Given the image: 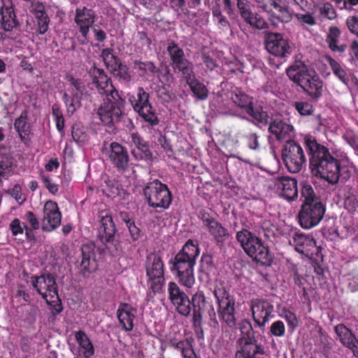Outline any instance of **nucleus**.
Here are the masks:
<instances>
[{"mask_svg": "<svg viewBox=\"0 0 358 358\" xmlns=\"http://www.w3.org/2000/svg\"><path fill=\"white\" fill-rule=\"evenodd\" d=\"M0 14L1 15V26L5 31H9L17 27L18 22L10 0L3 1Z\"/></svg>", "mask_w": 358, "mask_h": 358, "instance_id": "cd10ccee", "label": "nucleus"}, {"mask_svg": "<svg viewBox=\"0 0 358 358\" xmlns=\"http://www.w3.org/2000/svg\"><path fill=\"white\" fill-rule=\"evenodd\" d=\"M106 66L110 70H115L118 67L120 60L113 53L111 48H104L101 51V55Z\"/></svg>", "mask_w": 358, "mask_h": 358, "instance_id": "79ce46f5", "label": "nucleus"}, {"mask_svg": "<svg viewBox=\"0 0 358 358\" xmlns=\"http://www.w3.org/2000/svg\"><path fill=\"white\" fill-rule=\"evenodd\" d=\"M166 50L174 70L183 76L194 70L193 64L185 57L184 50L175 41H168Z\"/></svg>", "mask_w": 358, "mask_h": 358, "instance_id": "ddd939ff", "label": "nucleus"}, {"mask_svg": "<svg viewBox=\"0 0 358 358\" xmlns=\"http://www.w3.org/2000/svg\"><path fill=\"white\" fill-rule=\"evenodd\" d=\"M327 60L333 71V73L346 86H348L351 73L343 68L341 65L330 56Z\"/></svg>", "mask_w": 358, "mask_h": 358, "instance_id": "e433bc0d", "label": "nucleus"}, {"mask_svg": "<svg viewBox=\"0 0 358 358\" xmlns=\"http://www.w3.org/2000/svg\"><path fill=\"white\" fill-rule=\"evenodd\" d=\"M199 255L198 245L189 240L174 259L169 262L172 264L171 270L178 278L179 282L188 288H191L195 282L194 267Z\"/></svg>", "mask_w": 358, "mask_h": 358, "instance_id": "7ed1b4c3", "label": "nucleus"}, {"mask_svg": "<svg viewBox=\"0 0 358 358\" xmlns=\"http://www.w3.org/2000/svg\"><path fill=\"white\" fill-rule=\"evenodd\" d=\"M36 17L38 20V32L44 34L48 29L49 19L45 11L38 10L36 13Z\"/></svg>", "mask_w": 358, "mask_h": 358, "instance_id": "8fccbe9b", "label": "nucleus"}, {"mask_svg": "<svg viewBox=\"0 0 358 358\" xmlns=\"http://www.w3.org/2000/svg\"><path fill=\"white\" fill-rule=\"evenodd\" d=\"M65 78L69 83L70 88L69 91L74 96V100L80 102L83 96L87 94V89L84 83L69 73L66 76Z\"/></svg>", "mask_w": 358, "mask_h": 358, "instance_id": "473e14b6", "label": "nucleus"}, {"mask_svg": "<svg viewBox=\"0 0 358 358\" xmlns=\"http://www.w3.org/2000/svg\"><path fill=\"white\" fill-rule=\"evenodd\" d=\"M264 43L266 50L271 54L286 57L291 55L292 48L281 34L267 32L265 34Z\"/></svg>", "mask_w": 358, "mask_h": 358, "instance_id": "f8f14e48", "label": "nucleus"}, {"mask_svg": "<svg viewBox=\"0 0 358 358\" xmlns=\"http://www.w3.org/2000/svg\"><path fill=\"white\" fill-rule=\"evenodd\" d=\"M252 317L257 325L264 328L273 312V306L265 300L255 299L251 301Z\"/></svg>", "mask_w": 358, "mask_h": 358, "instance_id": "a211bd4d", "label": "nucleus"}, {"mask_svg": "<svg viewBox=\"0 0 358 358\" xmlns=\"http://www.w3.org/2000/svg\"><path fill=\"white\" fill-rule=\"evenodd\" d=\"M113 73L123 80L126 83H129L131 80V76L129 72V69L126 65H123L121 62L118 64V67L115 68V70H110Z\"/></svg>", "mask_w": 358, "mask_h": 358, "instance_id": "5fc2aeb1", "label": "nucleus"}, {"mask_svg": "<svg viewBox=\"0 0 358 358\" xmlns=\"http://www.w3.org/2000/svg\"><path fill=\"white\" fill-rule=\"evenodd\" d=\"M146 275L153 292H159L164 282V264L159 254L150 253L145 261Z\"/></svg>", "mask_w": 358, "mask_h": 358, "instance_id": "1a4fd4ad", "label": "nucleus"}, {"mask_svg": "<svg viewBox=\"0 0 358 358\" xmlns=\"http://www.w3.org/2000/svg\"><path fill=\"white\" fill-rule=\"evenodd\" d=\"M231 99L245 111L253 103V99L241 91L231 92Z\"/></svg>", "mask_w": 358, "mask_h": 358, "instance_id": "ea45409f", "label": "nucleus"}, {"mask_svg": "<svg viewBox=\"0 0 358 358\" xmlns=\"http://www.w3.org/2000/svg\"><path fill=\"white\" fill-rule=\"evenodd\" d=\"M319 10L321 15L327 17L329 20H334L336 17V12L335 9L329 2L322 3L319 6Z\"/></svg>", "mask_w": 358, "mask_h": 358, "instance_id": "13d9d810", "label": "nucleus"}, {"mask_svg": "<svg viewBox=\"0 0 358 358\" xmlns=\"http://www.w3.org/2000/svg\"><path fill=\"white\" fill-rule=\"evenodd\" d=\"M275 186L280 190V195L290 201L298 196L297 181L287 176L278 177L275 179Z\"/></svg>", "mask_w": 358, "mask_h": 358, "instance_id": "4be33fe9", "label": "nucleus"}, {"mask_svg": "<svg viewBox=\"0 0 358 358\" xmlns=\"http://www.w3.org/2000/svg\"><path fill=\"white\" fill-rule=\"evenodd\" d=\"M334 331L342 345L350 350L354 355L358 349V339L352 331L344 324H339L335 326Z\"/></svg>", "mask_w": 358, "mask_h": 358, "instance_id": "bb28decb", "label": "nucleus"}, {"mask_svg": "<svg viewBox=\"0 0 358 358\" xmlns=\"http://www.w3.org/2000/svg\"><path fill=\"white\" fill-rule=\"evenodd\" d=\"M128 141L129 143L134 144L142 152L146 153L149 151L147 142L137 133L130 134L128 136Z\"/></svg>", "mask_w": 358, "mask_h": 358, "instance_id": "a18cd8bd", "label": "nucleus"}, {"mask_svg": "<svg viewBox=\"0 0 358 358\" xmlns=\"http://www.w3.org/2000/svg\"><path fill=\"white\" fill-rule=\"evenodd\" d=\"M107 96L98 109L97 114L103 124L113 128L116 123L120 122L123 112L124 101L117 96Z\"/></svg>", "mask_w": 358, "mask_h": 358, "instance_id": "0eeeda50", "label": "nucleus"}, {"mask_svg": "<svg viewBox=\"0 0 358 358\" xmlns=\"http://www.w3.org/2000/svg\"><path fill=\"white\" fill-rule=\"evenodd\" d=\"M15 167L10 158L4 157L0 159V185L3 180H7L13 174Z\"/></svg>", "mask_w": 358, "mask_h": 358, "instance_id": "a19ab883", "label": "nucleus"}, {"mask_svg": "<svg viewBox=\"0 0 358 358\" xmlns=\"http://www.w3.org/2000/svg\"><path fill=\"white\" fill-rule=\"evenodd\" d=\"M289 78L306 94L312 101L317 102L322 95L324 83L314 71H310L301 61H296L287 69Z\"/></svg>", "mask_w": 358, "mask_h": 358, "instance_id": "f03ea898", "label": "nucleus"}, {"mask_svg": "<svg viewBox=\"0 0 358 358\" xmlns=\"http://www.w3.org/2000/svg\"><path fill=\"white\" fill-rule=\"evenodd\" d=\"M169 299L178 313L188 316L192 310L190 299L187 294L174 282H169L167 287Z\"/></svg>", "mask_w": 358, "mask_h": 358, "instance_id": "4468645a", "label": "nucleus"}, {"mask_svg": "<svg viewBox=\"0 0 358 358\" xmlns=\"http://www.w3.org/2000/svg\"><path fill=\"white\" fill-rule=\"evenodd\" d=\"M62 214L57 203L52 201H47L43 207V217L41 228L45 231H52L61 224Z\"/></svg>", "mask_w": 358, "mask_h": 358, "instance_id": "dca6fc26", "label": "nucleus"}, {"mask_svg": "<svg viewBox=\"0 0 358 358\" xmlns=\"http://www.w3.org/2000/svg\"><path fill=\"white\" fill-rule=\"evenodd\" d=\"M301 196L304 198L303 203L309 204L317 201H321L320 198L315 194L313 187L308 183H303L301 188Z\"/></svg>", "mask_w": 358, "mask_h": 358, "instance_id": "c03bdc74", "label": "nucleus"}, {"mask_svg": "<svg viewBox=\"0 0 358 358\" xmlns=\"http://www.w3.org/2000/svg\"><path fill=\"white\" fill-rule=\"evenodd\" d=\"M246 113L252 118L250 119L246 116H241V118L260 127V124L265 126L268 123V115L264 110L262 107L255 106L253 103L245 110Z\"/></svg>", "mask_w": 358, "mask_h": 358, "instance_id": "7c9ffc66", "label": "nucleus"}, {"mask_svg": "<svg viewBox=\"0 0 358 358\" xmlns=\"http://www.w3.org/2000/svg\"><path fill=\"white\" fill-rule=\"evenodd\" d=\"M341 36V31L336 27H331L329 28V31L326 39L327 43L329 45V48L334 52H344L346 48V45H338V40Z\"/></svg>", "mask_w": 358, "mask_h": 358, "instance_id": "4c0bfd02", "label": "nucleus"}, {"mask_svg": "<svg viewBox=\"0 0 358 358\" xmlns=\"http://www.w3.org/2000/svg\"><path fill=\"white\" fill-rule=\"evenodd\" d=\"M136 314V309L131 305L123 303L119 306L117 310V316L124 331H130L133 329Z\"/></svg>", "mask_w": 358, "mask_h": 358, "instance_id": "a878e982", "label": "nucleus"}, {"mask_svg": "<svg viewBox=\"0 0 358 358\" xmlns=\"http://www.w3.org/2000/svg\"><path fill=\"white\" fill-rule=\"evenodd\" d=\"M75 338L79 345V355L83 358H90L94 354V346L83 331L75 332Z\"/></svg>", "mask_w": 358, "mask_h": 358, "instance_id": "2f4dec72", "label": "nucleus"}, {"mask_svg": "<svg viewBox=\"0 0 358 358\" xmlns=\"http://www.w3.org/2000/svg\"><path fill=\"white\" fill-rule=\"evenodd\" d=\"M116 229L113 218L109 215H103L101 218V226L99 229L98 236L101 241L107 248H110V245L116 247L115 234ZM117 250V248H115Z\"/></svg>", "mask_w": 358, "mask_h": 358, "instance_id": "412c9836", "label": "nucleus"}, {"mask_svg": "<svg viewBox=\"0 0 358 358\" xmlns=\"http://www.w3.org/2000/svg\"><path fill=\"white\" fill-rule=\"evenodd\" d=\"M236 6L243 20L250 16L252 11L250 8V2L248 0H236Z\"/></svg>", "mask_w": 358, "mask_h": 358, "instance_id": "680f3d73", "label": "nucleus"}, {"mask_svg": "<svg viewBox=\"0 0 358 358\" xmlns=\"http://www.w3.org/2000/svg\"><path fill=\"white\" fill-rule=\"evenodd\" d=\"M27 112L26 110L22 111L20 116L15 120L14 124L15 129L24 143L29 142L30 134V125L27 122Z\"/></svg>", "mask_w": 358, "mask_h": 358, "instance_id": "f704fd0d", "label": "nucleus"}, {"mask_svg": "<svg viewBox=\"0 0 358 358\" xmlns=\"http://www.w3.org/2000/svg\"><path fill=\"white\" fill-rule=\"evenodd\" d=\"M303 141L312 173L331 184H336L340 176L339 160L330 152L327 147L320 143L314 136H306Z\"/></svg>", "mask_w": 358, "mask_h": 358, "instance_id": "f257e3e1", "label": "nucleus"}, {"mask_svg": "<svg viewBox=\"0 0 358 358\" xmlns=\"http://www.w3.org/2000/svg\"><path fill=\"white\" fill-rule=\"evenodd\" d=\"M345 208L350 213H355L358 209V199L354 194L348 195L344 201Z\"/></svg>", "mask_w": 358, "mask_h": 358, "instance_id": "e2e57ef3", "label": "nucleus"}, {"mask_svg": "<svg viewBox=\"0 0 358 358\" xmlns=\"http://www.w3.org/2000/svg\"><path fill=\"white\" fill-rule=\"evenodd\" d=\"M239 329L241 336L236 342L235 358H264V347L255 336L250 322L243 320Z\"/></svg>", "mask_w": 358, "mask_h": 358, "instance_id": "20e7f679", "label": "nucleus"}, {"mask_svg": "<svg viewBox=\"0 0 358 358\" xmlns=\"http://www.w3.org/2000/svg\"><path fill=\"white\" fill-rule=\"evenodd\" d=\"M244 20L247 24L258 29H264L268 27L266 22L259 15L253 14L252 12Z\"/></svg>", "mask_w": 358, "mask_h": 358, "instance_id": "49530a36", "label": "nucleus"}, {"mask_svg": "<svg viewBox=\"0 0 358 358\" xmlns=\"http://www.w3.org/2000/svg\"><path fill=\"white\" fill-rule=\"evenodd\" d=\"M243 138L246 145L250 150H257L259 149V136L256 133L244 135Z\"/></svg>", "mask_w": 358, "mask_h": 358, "instance_id": "6e6d98bb", "label": "nucleus"}, {"mask_svg": "<svg viewBox=\"0 0 358 358\" xmlns=\"http://www.w3.org/2000/svg\"><path fill=\"white\" fill-rule=\"evenodd\" d=\"M31 279L33 287L48 303H49L48 296L58 299L57 285L53 275L46 273L39 276H32Z\"/></svg>", "mask_w": 358, "mask_h": 358, "instance_id": "2eb2a0df", "label": "nucleus"}, {"mask_svg": "<svg viewBox=\"0 0 358 358\" xmlns=\"http://www.w3.org/2000/svg\"><path fill=\"white\" fill-rule=\"evenodd\" d=\"M134 68L138 71H142L144 74L148 72L155 73L159 71V69L152 62H143L136 60L134 62Z\"/></svg>", "mask_w": 358, "mask_h": 358, "instance_id": "09e8293b", "label": "nucleus"}, {"mask_svg": "<svg viewBox=\"0 0 358 358\" xmlns=\"http://www.w3.org/2000/svg\"><path fill=\"white\" fill-rule=\"evenodd\" d=\"M257 237L246 229H243L238 231L236 235L237 241L240 243L241 248L245 252L252 243H257Z\"/></svg>", "mask_w": 358, "mask_h": 358, "instance_id": "58836bf2", "label": "nucleus"}, {"mask_svg": "<svg viewBox=\"0 0 358 358\" xmlns=\"http://www.w3.org/2000/svg\"><path fill=\"white\" fill-rule=\"evenodd\" d=\"M8 193L11 195L20 205H22L26 201V197L22 192V187L18 184L15 185L13 188L9 189Z\"/></svg>", "mask_w": 358, "mask_h": 358, "instance_id": "052dcab7", "label": "nucleus"}, {"mask_svg": "<svg viewBox=\"0 0 358 358\" xmlns=\"http://www.w3.org/2000/svg\"><path fill=\"white\" fill-rule=\"evenodd\" d=\"M52 112L54 120L56 122L57 129L59 131H62L64 127V118L61 109L57 105H53Z\"/></svg>", "mask_w": 358, "mask_h": 358, "instance_id": "3c124183", "label": "nucleus"}, {"mask_svg": "<svg viewBox=\"0 0 358 358\" xmlns=\"http://www.w3.org/2000/svg\"><path fill=\"white\" fill-rule=\"evenodd\" d=\"M187 73L183 76L194 95L199 100H206L208 96V90L206 85L196 78L194 70Z\"/></svg>", "mask_w": 358, "mask_h": 358, "instance_id": "c756f323", "label": "nucleus"}, {"mask_svg": "<svg viewBox=\"0 0 358 358\" xmlns=\"http://www.w3.org/2000/svg\"><path fill=\"white\" fill-rule=\"evenodd\" d=\"M169 345L173 348L174 349L178 350L179 352H182V350H184L185 347L186 346L185 344H188L189 341L188 340H184L182 341L180 338H177V335L172 336H169L168 338Z\"/></svg>", "mask_w": 358, "mask_h": 358, "instance_id": "0e129e2a", "label": "nucleus"}, {"mask_svg": "<svg viewBox=\"0 0 358 358\" xmlns=\"http://www.w3.org/2000/svg\"><path fill=\"white\" fill-rule=\"evenodd\" d=\"M143 194L148 205L154 208L168 209L171 203L172 194L168 186L158 180L147 183Z\"/></svg>", "mask_w": 358, "mask_h": 358, "instance_id": "423d86ee", "label": "nucleus"}, {"mask_svg": "<svg viewBox=\"0 0 358 358\" xmlns=\"http://www.w3.org/2000/svg\"><path fill=\"white\" fill-rule=\"evenodd\" d=\"M150 95L143 87H138L136 96L132 95L129 97L134 110L137 112L143 120L151 125L159 124V120L154 112L149 101Z\"/></svg>", "mask_w": 358, "mask_h": 358, "instance_id": "9d476101", "label": "nucleus"}, {"mask_svg": "<svg viewBox=\"0 0 358 358\" xmlns=\"http://www.w3.org/2000/svg\"><path fill=\"white\" fill-rule=\"evenodd\" d=\"M282 159L287 170L293 173H299L306 163V157L301 145L287 140L282 150Z\"/></svg>", "mask_w": 358, "mask_h": 358, "instance_id": "6e6552de", "label": "nucleus"}, {"mask_svg": "<svg viewBox=\"0 0 358 358\" xmlns=\"http://www.w3.org/2000/svg\"><path fill=\"white\" fill-rule=\"evenodd\" d=\"M294 107L301 115H309L313 112V105L308 101L295 102Z\"/></svg>", "mask_w": 358, "mask_h": 358, "instance_id": "bf43d9fd", "label": "nucleus"}, {"mask_svg": "<svg viewBox=\"0 0 358 358\" xmlns=\"http://www.w3.org/2000/svg\"><path fill=\"white\" fill-rule=\"evenodd\" d=\"M90 73L92 78V84L95 85L101 94L111 97L117 96L118 92L114 88L110 78L108 77L103 69L94 66L90 69Z\"/></svg>", "mask_w": 358, "mask_h": 358, "instance_id": "f3484780", "label": "nucleus"}, {"mask_svg": "<svg viewBox=\"0 0 358 358\" xmlns=\"http://www.w3.org/2000/svg\"><path fill=\"white\" fill-rule=\"evenodd\" d=\"M295 17L302 24H307L309 26H313V25L316 24V21H315V18L310 13H306V14L296 13V14H295Z\"/></svg>", "mask_w": 358, "mask_h": 358, "instance_id": "774afa93", "label": "nucleus"}, {"mask_svg": "<svg viewBox=\"0 0 358 358\" xmlns=\"http://www.w3.org/2000/svg\"><path fill=\"white\" fill-rule=\"evenodd\" d=\"M206 304V297L203 292L198 291L192 295L190 300V306L193 310V326L196 329L201 330L202 317Z\"/></svg>", "mask_w": 358, "mask_h": 358, "instance_id": "b1692460", "label": "nucleus"}, {"mask_svg": "<svg viewBox=\"0 0 358 358\" xmlns=\"http://www.w3.org/2000/svg\"><path fill=\"white\" fill-rule=\"evenodd\" d=\"M289 243L295 247L296 250L301 254L308 253L316 245L315 239L308 235L299 231H292L289 234Z\"/></svg>", "mask_w": 358, "mask_h": 358, "instance_id": "393cba45", "label": "nucleus"}, {"mask_svg": "<svg viewBox=\"0 0 358 358\" xmlns=\"http://www.w3.org/2000/svg\"><path fill=\"white\" fill-rule=\"evenodd\" d=\"M214 296L218 304L217 315L221 322L222 329H235L236 327L237 313L236 311V301L227 289L222 284L215 286Z\"/></svg>", "mask_w": 358, "mask_h": 358, "instance_id": "39448f33", "label": "nucleus"}, {"mask_svg": "<svg viewBox=\"0 0 358 358\" xmlns=\"http://www.w3.org/2000/svg\"><path fill=\"white\" fill-rule=\"evenodd\" d=\"M207 229L218 246H222L230 237L227 229L224 227L218 221L213 222V224Z\"/></svg>", "mask_w": 358, "mask_h": 358, "instance_id": "72a5a7b5", "label": "nucleus"}, {"mask_svg": "<svg viewBox=\"0 0 358 358\" xmlns=\"http://www.w3.org/2000/svg\"><path fill=\"white\" fill-rule=\"evenodd\" d=\"M158 78L159 82L164 85L169 86L174 81V76L171 73V70L168 66H166L164 71L159 69Z\"/></svg>", "mask_w": 358, "mask_h": 358, "instance_id": "864d4df0", "label": "nucleus"}, {"mask_svg": "<svg viewBox=\"0 0 358 358\" xmlns=\"http://www.w3.org/2000/svg\"><path fill=\"white\" fill-rule=\"evenodd\" d=\"M325 210V206L322 201L311 204L303 203L298 215L301 227L309 229L317 226L322 220Z\"/></svg>", "mask_w": 358, "mask_h": 358, "instance_id": "9b49d317", "label": "nucleus"}, {"mask_svg": "<svg viewBox=\"0 0 358 358\" xmlns=\"http://www.w3.org/2000/svg\"><path fill=\"white\" fill-rule=\"evenodd\" d=\"M95 17L94 11L90 8L83 6L76 9L74 21L85 38H87L90 28L94 24Z\"/></svg>", "mask_w": 358, "mask_h": 358, "instance_id": "aec40b11", "label": "nucleus"}, {"mask_svg": "<svg viewBox=\"0 0 358 358\" xmlns=\"http://www.w3.org/2000/svg\"><path fill=\"white\" fill-rule=\"evenodd\" d=\"M270 331L274 336L281 337L284 336L285 332L284 323L280 320L274 322L270 327Z\"/></svg>", "mask_w": 358, "mask_h": 358, "instance_id": "69168bd1", "label": "nucleus"}, {"mask_svg": "<svg viewBox=\"0 0 358 358\" xmlns=\"http://www.w3.org/2000/svg\"><path fill=\"white\" fill-rule=\"evenodd\" d=\"M28 225L22 222L20 219L15 218L9 224V229L13 236L17 237L22 236L26 227Z\"/></svg>", "mask_w": 358, "mask_h": 358, "instance_id": "de8ad7c7", "label": "nucleus"}, {"mask_svg": "<svg viewBox=\"0 0 358 358\" xmlns=\"http://www.w3.org/2000/svg\"><path fill=\"white\" fill-rule=\"evenodd\" d=\"M105 185H102V192L108 197L115 198L120 195L121 188L120 184L114 180H107Z\"/></svg>", "mask_w": 358, "mask_h": 358, "instance_id": "37998d69", "label": "nucleus"}, {"mask_svg": "<svg viewBox=\"0 0 358 358\" xmlns=\"http://www.w3.org/2000/svg\"><path fill=\"white\" fill-rule=\"evenodd\" d=\"M72 137L75 141L79 143H84L87 139V135L83 127L80 125L73 127Z\"/></svg>", "mask_w": 358, "mask_h": 358, "instance_id": "603ef678", "label": "nucleus"}, {"mask_svg": "<svg viewBox=\"0 0 358 358\" xmlns=\"http://www.w3.org/2000/svg\"><path fill=\"white\" fill-rule=\"evenodd\" d=\"M24 220L30 225L29 228L37 230L40 228V222L32 211L27 212L24 215Z\"/></svg>", "mask_w": 358, "mask_h": 358, "instance_id": "338daca9", "label": "nucleus"}, {"mask_svg": "<svg viewBox=\"0 0 358 358\" xmlns=\"http://www.w3.org/2000/svg\"><path fill=\"white\" fill-rule=\"evenodd\" d=\"M82 260L80 264V270L85 273H90L95 269L94 263L91 262V258L94 257V246L90 244L83 245L82 248Z\"/></svg>", "mask_w": 358, "mask_h": 358, "instance_id": "c9c22d12", "label": "nucleus"}, {"mask_svg": "<svg viewBox=\"0 0 358 358\" xmlns=\"http://www.w3.org/2000/svg\"><path fill=\"white\" fill-rule=\"evenodd\" d=\"M256 243H252L245 252L249 257L262 265H268L271 262L272 256L268 247L258 238Z\"/></svg>", "mask_w": 358, "mask_h": 358, "instance_id": "5701e85b", "label": "nucleus"}, {"mask_svg": "<svg viewBox=\"0 0 358 358\" xmlns=\"http://www.w3.org/2000/svg\"><path fill=\"white\" fill-rule=\"evenodd\" d=\"M268 131L274 135L277 140L282 141L292 136L294 127L281 120H274L269 124Z\"/></svg>", "mask_w": 358, "mask_h": 358, "instance_id": "c85d7f7f", "label": "nucleus"}, {"mask_svg": "<svg viewBox=\"0 0 358 358\" xmlns=\"http://www.w3.org/2000/svg\"><path fill=\"white\" fill-rule=\"evenodd\" d=\"M63 101L67 108L68 113L73 114L78 107L80 106V102L74 100V96H70L66 92L63 94Z\"/></svg>", "mask_w": 358, "mask_h": 358, "instance_id": "4d7b16f0", "label": "nucleus"}, {"mask_svg": "<svg viewBox=\"0 0 358 358\" xmlns=\"http://www.w3.org/2000/svg\"><path fill=\"white\" fill-rule=\"evenodd\" d=\"M108 158L119 171H124L129 166V155L127 149L117 142L110 144Z\"/></svg>", "mask_w": 358, "mask_h": 358, "instance_id": "6ab92c4d", "label": "nucleus"}]
</instances>
